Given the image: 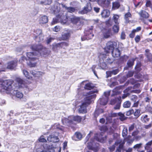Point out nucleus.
<instances>
[{"instance_id": "7", "label": "nucleus", "mask_w": 152, "mask_h": 152, "mask_svg": "<svg viewBox=\"0 0 152 152\" xmlns=\"http://www.w3.org/2000/svg\"><path fill=\"white\" fill-rule=\"evenodd\" d=\"M117 43L115 42H108L104 48L105 51L108 53L111 52L113 50L116 48Z\"/></svg>"}, {"instance_id": "4", "label": "nucleus", "mask_w": 152, "mask_h": 152, "mask_svg": "<svg viewBox=\"0 0 152 152\" xmlns=\"http://www.w3.org/2000/svg\"><path fill=\"white\" fill-rule=\"evenodd\" d=\"M13 82L12 80H7L2 81L1 80L0 82L1 87L3 89L7 91H11L12 89V85Z\"/></svg>"}, {"instance_id": "58", "label": "nucleus", "mask_w": 152, "mask_h": 152, "mask_svg": "<svg viewBox=\"0 0 152 152\" xmlns=\"http://www.w3.org/2000/svg\"><path fill=\"white\" fill-rule=\"evenodd\" d=\"M37 1L39 3L43 4L44 5H46V2L45 1V0H37Z\"/></svg>"}, {"instance_id": "39", "label": "nucleus", "mask_w": 152, "mask_h": 152, "mask_svg": "<svg viewBox=\"0 0 152 152\" xmlns=\"http://www.w3.org/2000/svg\"><path fill=\"white\" fill-rule=\"evenodd\" d=\"M23 74L28 79H31L32 77L29 75V73L26 70H23Z\"/></svg>"}, {"instance_id": "49", "label": "nucleus", "mask_w": 152, "mask_h": 152, "mask_svg": "<svg viewBox=\"0 0 152 152\" xmlns=\"http://www.w3.org/2000/svg\"><path fill=\"white\" fill-rule=\"evenodd\" d=\"M106 24L108 26H110L113 25V22L111 21L110 19L106 21Z\"/></svg>"}, {"instance_id": "45", "label": "nucleus", "mask_w": 152, "mask_h": 152, "mask_svg": "<svg viewBox=\"0 0 152 152\" xmlns=\"http://www.w3.org/2000/svg\"><path fill=\"white\" fill-rule=\"evenodd\" d=\"M118 24L114 25L113 28V31L115 33H118L119 30V27Z\"/></svg>"}, {"instance_id": "53", "label": "nucleus", "mask_w": 152, "mask_h": 152, "mask_svg": "<svg viewBox=\"0 0 152 152\" xmlns=\"http://www.w3.org/2000/svg\"><path fill=\"white\" fill-rule=\"evenodd\" d=\"M135 83V80L134 79H130V80L128 82H127L125 84V86H127L129 83H130L131 84H133Z\"/></svg>"}, {"instance_id": "2", "label": "nucleus", "mask_w": 152, "mask_h": 152, "mask_svg": "<svg viewBox=\"0 0 152 152\" xmlns=\"http://www.w3.org/2000/svg\"><path fill=\"white\" fill-rule=\"evenodd\" d=\"M94 91H90L88 93L84 92L83 95L85 96L83 101L82 102L81 105L78 109L79 112L80 113H86L87 112L86 107L92 102V99L94 98Z\"/></svg>"}, {"instance_id": "37", "label": "nucleus", "mask_w": 152, "mask_h": 152, "mask_svg": "<svg viewBox=\"0 0 152 152\" xmlns=\"http://www.w3.org/2000/svg\"><path fill=\"white\" fill-rule=\"evenodd\" d=\"M61 48H65L66 47L68 46L69 45L68 43L66 42H62L59 43Z\"/></svg>"}, {"instance_id": "13", "label": "nucleus", "mask_w": 152, "mask_h": 152, "mask_svg": "<svg viewBox=\"0 0 152 152\" xmlns=\"http://www.w3.org/2000/svg\"><path fill=\"white\" fill-rule=\"evenodd\" d=\"M100 58H102L104 61H105V62L107 64H111L114 61L113 59L110 58H109L107 55L104 54H101L99 56Z\"/></svg>"}, {"instance_id": "61", "label": "nucleus", "mask_w": 152, "mask_h": 152, "mask_svg": "<svg viewBox=\"0 0 152 152\" xmlns=\"http://www.w3.org/2000/svg\"><path fill=\"white\" fill-rule=\"evenodd\" d=\"M132 87H129L127 88L124 91V93H129V92L132 89Z\"/></svg>"}, {"instance_id": "22", "label": "nucleus", "mask_w": 152, "mask_h": 152, "mask_svg": "<svg viewBox=\"0 0 152 152\" xmlns=\"http://www.w3.org/2000/svg\"><path fill=\"white\" fill-rule=\"evenodd\" d=\"M138 14L140 16L141 18L146 19L149 17L148 14L144 10H141L138 13Z\"/></svg>"}, {"instance_id": "52", "label": "nucleus", "mask_w": 152, "mask_h": 152, "mask_svg": "<svg viewBox=\"0 0 152 152\" xmlns=\"http://www.w3.org/2000/svg\"><path fill=\"white\" fill-rule=\"evenodd\" d=\"M142 145V143L137 144L134 146L133 148L134 149H139L141 147Z\"/></svg>"}, {"instance_id": "35", "label": "nucleus", "mask_w": 152, "mask_h": 152, "mask_svg": "<svg viewBox=\"0 0 152 152\" xmlns=\"http://www.w3.org/2000/svg\"><path fill=\"white\" fill-rule=\"evenodd\" d=\"M131 103L129 101H126L123 104V106L124 108H129L130 107Z\"/></svg>"}, {"instance_id": "12", "label": "nucleus", "mask_w": 152, "mask_h": 152, "mask_svg": "<svg viewBox=\"0 0 152 152\" xmlns=\"http://www.w3.org/2000/svg\"><path fill=\"white\" fill-rule=\"evenodd\" d=\"M119 144L118 147L115 152H121V149H123L124 145V141L123 142H122V140H118L116 141L115 144V145H118Z\"/></svg>"}, {"instance_id": "47", "label": "nucleus", "mask_w": 152, "mask_h": 152, "mask_svg": "<svg viewBox=\"0 0 152 152\" xmlns=\"http://www.w3.org/2000/svg\"><path fill=\"white\" fill-rule=\"evenodd\" d=\"M118 115L120 116V119L121 121H122L125 120V116L123 114L119 113H118Z\"/></svg>"}, {"instance_id": "19", "label": "nucleus", "mask_w": 152, "mask_h": 152, "mask_svg": "<svg viewBox=\"0 0 152 152\" xmlns=\"http://www.w3.org/2000/svg\"><path fill=\"white\" fill-rule=\"evenodd\" d=\"M108 100V99L107 97H103L100 99L98 101V104H99L101 105H105L107 104Z\"/></svg>"}, {"instance_id": "16", "label": "nucleus", "mask_w": 152, "mask_h": 152, "mask_svg": "<svg viewBox=\"0 0 152 152\" xmlns=\"http://www.w3.org/2000/svg\"><path fill=\"white\" fill-rule=\"evenodd\" d=\"M112 54L114 57H118L120 55V50L117 48H115L112 51Z\"/></svg>"}, {"instance_id": "60", "label": "nucleus", "mask_w": 152, "mask_h": 152, "mask_svg": "<svg viewBox=\"0 0 152 152\" xmlns=\"http://www.w3.org/2000/svg\"><path fill=\"white\" fill-rule=\"evenodd\" d=\"M132 87H129L127 88L124 91V93H129V92L132 89Z\"/></svg>"}, {"instance_id": "40", "label": "nucleus", "mask_w": 152, "mask_h": 152, "mask_svg": "<svg viewBox=\"0 0 152 152\" xmlns=\"http://www.w3.org/2000/svg\"><path fill=\"white\" fill-rule=\"evenodd\" d=\"M104 37L105 38H107L109 37L112 35V34L110 33V30L108 29L107 32L104 33Z\"/></svg>"}, {"instance_id": "42", "label": "nucleus", "mask_w": 152, "mask_h": 152, "mask_svg": "<svg viewBox=\"0 0 152 152\" xmlns=\"http://www.w3.org/2000/svg\"><path fill=\"white\" fill-rule=\"evenodd\" d=\"M140 110L139 109H136L134 112V116L137 118L139 117L140 115Z\"/></svg>"}, {"instance_id": "56", "label": "nucleus", "mask_w": 152, "mask_h": 152, "mask_svg": "<svg viewBox=\"0 0 152 152\" xmlns=\"http://www.w3.org/2000/svg\"><path fill=\"white\" fill-rule=\"evenodd\" d=\"M115 106L114 107V109L115 110L119 109L120 107L121 103L119 102L115 104Z\"/></svg>"}, {"instance_id": "23", "label": "nucleus", "mask_w": 152, "mask_h": 152, "mask_svg": "<svg viewBox=\"0 0 152 152\" xmlns=\"http://www.w3.org/2000/svg\"><path fill=\"white\" fill-rule=\"evenodd\" d=\"M82 137V135L81 133L79 132H76L75 133L72 139L75 141H78L80 140Z\"/></svg>"}, {"instance_id": "27", "label": "nucleus", "mask_w": 152, "mask_h": 152, "mask_svg": "<svg viewBox=\"0 0 152 152\" xmlns=\"http://www.w3.org/2000/svg\"><path fill=\"white\" fill-rule=\"evenodd\" d=\"M120 16L116 14H113V20L115 23L116 24H118L119 23Z\"/></svg>"}, {"instance_id": "51", "label": "nucleus", "mask_w": 152, "mask_h": 152, "mask_svg": "<svg viewBox=\"0 0 152 152\" xmlns=\"http://www.w3.org/2000/svg\"><path fill=\"white\" fill-rule=\"evenodd\" d=\"M44 136H41L39 139V141L41 142H46V140Z\"/></svg>"}, {"instance_id": "43", "label": "nucleus", "mask_w": 152, "mask_h": 152, "mask_svg": "<svg viewBox=\"0 0 152 152\" xmlns=\"http://www.w3.org/2000/svg\"><path fill=\"white\" fill-rule=\"evenodd\" d=\"M131 17V13L128 12L124 16V18L125 20L127 21L129 19V18Z\"/></svg>"}, {"instance_id": "1", "label": "nucleus", "mask_w": 152, "mask_h": 152, "mask_svg": "<svg viewBox=\"0 0 152 152\" xmlns=\"http://www.w3.org/2000/svg\"><path fill=\"white\" fill-rule=\"evenodd\" d=\"M31 49L33 50L36 51L37 52L34 53L32 52H28L26 54L28 59L27 64L30 67H34L36 66L38 58L35 56L38 55V53L40 54H45L47 53V49L43 47L41 45H33L30 47Z\"/></svg>"}, {"instance_id": "50", "label": "nucleus", "mask_w": 152, "mask_h": 152, "mask_svg": "<svg viewBox=\"0 0 152 152\" xmlns=\"http://www.w3.org/2000/svg\"><path fill=\"white\" fill-rule=\"evenodd\" d=\"M36 73V74L35 77H40L45 74L44 72H37Z\"/></svg>"}, {"instance_id": "59", "label": "nucleus", "mask_w": 152, "mask_h": 152, "mask_svg": "<svg viewBox=\"0 0 152 152\" xmlns=\"http://www.w3.org/2000/svg\"><path fill=\"white\" fill-rule=\"evenodd\" d=\"M134 104H133V105L132 106V107H138L139 104V101H136L135 102H134Z\"/></svg>"}, {"instance_id": "18", "label": "nucleus", "mask_w": 152, "mask_h": 152, "mask_svg": "<svg viewBox=\"0 0 152 152\" xmlns=\"http://www.w3.org/2000/svg\"><path fill=\"white\" fill-rule=\"evenodd\" d=\"M101 15L103 18H108L110 15V11L107 9H105L101 12Z\"/></svg>"}, {"instance_id": "44", "label": "nucleus", "mask_w": 152, "mask_h": 152, "mask_svg": "<svg viewBox=\"0 0 152 152\" xmlns=\"http://www.w3.org/2000/svg\"><path fill=\"white\" fill-rule=\"evenodd\" d=\"M119 102L118 99L117 98H115L114 99H112L110 101V104L111 105H114L116 104Z\"/></svg>"}, {"instance_id": "54", "label": "nucleus", "mask_w": 152, "mask_h": 152, "mask_svg": "<svg viewBox=\"0 0 152 152\" xmlns=\"http://www.w3.org/2000/svg\"><path fill=\"white\" fill-rule=\"evenodd\" d=\"M54 39V38L52 37L47 38V39L46 40V42L47 44H49Z\"/></svg>"}, {"instance_id": "33", "label": "nucleus", "mask_w": 152, "mask_h": 152, "mask_svg": "<svg viewBox=\"0 0 152 152\" xmlns=\"http://www.w3.org/2000/svg\"><path fill=\"white\" fill-rule=\"evenodd\" d=\"M100 66L103 69H104L107 68V64L105 63V61L101 60L100 61Z\"/></svg>"}, {"instance_id": "11", "label": "nucleus", "mask_w": 152, "mask_h": 152, "mask_svg": "<svg viewBox=\"0 0 152 152\" xmlns=\"http://www.w3.org/2000/svg\"><path fill=\"white\" fill-rule=\"evenodd\" d=\"M70 36V31L69 30H65L62 32L61 38L63 40H66L69 39Z\"/></svg>"}, {"instance_id": "36", "label": "nucleus", "mask_w": 152, "mask_h": 152, "mask_svg": "<svg viewBox=\"0 0 152 152\" xmlns=\"http://www.w3.org/2000/svg\"><path fill=\"white\" fill-rule=\"evenodd\" d=\"M134 60L133 59H132L129 60L127 62V65L129 67H131L134 64Z\"/></svg>"}, {"instance_id": "24", "label": "nucleus", "mask_w": 152, "mask_h": 152, "mask_svg": "<svg viewBox=\"0 0 152 152\" xmlns=\"http://www.w3.org/2000/svg\"><path fill=\"white\" fill-rule=\"evenodd\" d=\"M12 94L16 97L20 99L22 98L23 96L22 93L17 91H14L12 92Z\"/></svg>"}, {"instance_id": "38", "label": "nucleus", "mask_w": 152, "mask_h": 152, "mask_svg": "<svg viewBox=\"0 0 152 152\" xmlns=\"http://www.w3.org/2000/svg\"><path fill=\"white\" fill-rule=\"evenodd\" d=\"M127 131V129L126 127H124L122 133V135L123 137H126L128 134Z\"/></svg>"}, {"instance_id": "8", "label": "nucleus", "mask_w": 152, "mask_h": 152, "mask_svg": "<svg viewBox=\"0 0 152 152\" xmlns=\"http://www.w3.org/2000/svg\"><path fill=\"white\" fill-rule=\"evenodd\" d=\"M92 29H90L89 31H87V30L85 31V35L83 37H81L82 41H84L86 39L88 40L91 39L94 37V35L92 34Z\"/></svg>"}, {"instance_id": "3", "label": "nucleus", "mask_w": 152, "mask_h": 152, "mask_svg": "<svg viewBox=\"0 0 152 152\" xmlns=\"http://www.w3.org/2000/svg\"><path fill=\"white\" fill-rule=\"evenodd\" d=\"M61 5L63 7L65 8L70 12H73L75 11V9L73 7H67L66 6L63 4H60L58 2H56L54 5L51 8V9L53 11L52 12L54 13H56L59 12L60 10Z\"/></svg>"}, {"instance_id": "26", "label": "nucleus", "mask_w": 152, "mask_h": 152, "mask_svg": "<svg viewBox=\"0 0 152 152\" xmlns=\"http://www.w3.org/2000/svg\"><path fill=\"white\" fill-rule=\"evenodd\" d=\"M94 87V86L93 84L91 83H89L86 84L84 87V88L86 90H91Z\"/></svg>"}, {"instance_id": "14", "label": "nucleus", "mask_w": 152, "mask_h": 152, "mask_svg": "<svg viewBox=\"0 0 152 152\" xmlns=\"http://www.w3.org/2000/svg\"><path fill=\"white\" fill-rule=\"evenodd\" d=\"M64 18L70 20L71 22L73 24H76L80 23L79 18L75 16H72L71 17L67 18L66 17H64Z\"/></svg>"}, {"instance_id": "10", "label": "nucleus", "mask_w": 152, "mask_h": 152, "mask_svg": "<svg viewBox=\"0 0 152 152\" xmlns=\"http://www.w3.org/2000/svg\"><path fill=\"white\" fill-rule=\"evenodd\" d=\"M113 0H98V4L102 6L108 8L110 4V2Z\"/></svg>"}, {"instance_id": "9", "label": "nucleus", "mask_w": 152, "mask_h": 152, "mask_svg": "<svg viewBox=\"0 0 152 152\" xmlns=\"http://www.w3.org/2000/svg\"><path fill=\"white\" fill-rule=\"evenodd\" d=\"M34 34L36 38H39L38 42H41L43 40V37L42 35V30L39 29H37L35 30Z\"/></svg>"}, {"instance_id": "5", "label": "nucleus", "mask_w": 152, "mask_h": 152, "mask_svg": "<svg viewBox=\"0 0 152 152\" xmlns=\"http://www.w3.org/2000/svg\"><path fill=\"white\" fill-rule=\"evenodd\" d=\"M81 120V117L79 116H71L69 117L68 118H65L63 120V122L70 124L73 123V121L79 122Z\"/></svg>"}, {"instance_id": "55", "label": "nucleus", "mask_w": 152, "mask_h": 152, "mask_svg": "<svg viewBox=\"0 0 152 152\" xmlns=\"http://www.w3.org/2000/svg\"><path fill=\"white\" fill-rule=\"evenodd\" d=\"M134 112V111L133 109H131L127 111L126 113V115L127 116H129L132 114Z\"/></svg>"}, {"instance_id": "6", "label": "nucleus", "mask_w": 152, "mask_h": 152, "mask_svg": "<svg viewBox=\"0 0 152 152\" xmlns=\"http://www.w3.org/2000/svg\"><path fill=\"white\" fill-rule=\"evenodd\" d=\"M59 133L58 132L52 133L47 137V140L48 141L52 142H56L59 141L58 137Z\"/></svg>"}, {"instance_id": "28", "label": "nucleus", "mask_w": 152, "mask_h": 152, "mask_svg": "<svg viewBox=\"0 0 152 152\" xmlns=\"http://www.w3.org/2000/svg\"><path fill=\"white\" fill-rule=\"evenodd\" d=\"M91 10V7H89L87 6L85 7L83 10L79 12L82 14H83L86 13L87 12L90 11Z\"/></svg>"}, {"instance_id": "31", "label": "nucleus", "mask_w": 152, "mask_h": 152, "mask_svg": "<svg viewBox=\"0 0 152 152\" xmlns=\"http://www.w3.org/2000/svg\"><path fill=\"white\" fill-rule=\"evenodd\" d=\"M149 50L148 49L145 50V52L146 53V55L149 61L152 63V55L151 53H149Z\"/></svg>"}, {"instance_id": "25", "label": "nucleus", "mask_w": 152, "mask_h": 152, "mask_svg": "<svg viewBox=\"0 0 152 152\" xmlns=\"http://www.w3.org/2000/svg\"><path fill=\"white\" fill-rule=\"evenodd\" d=\"M152 145V140L148 142L145 146V149L147 150V152H152V149L150 150L149 149Z\"/></svg>"}, {"instance_id": "63", "label": "nucleus", "mask_w": 152, "mask_h": 152, "mask_svg": "<svg viewBox=\"0 0 152 152\" xmlns=\"http://www.w3.org/2000/svg\"><path fill=\"white\" fill-rule=\"evenodd\" d=\"M132 87H129L127 88L124 91V93H129V92L132 89Z\"/></svg>"}, {"instance_id": "20", "label": "nucleus", "mask_w": 152, "mask_h": 152, "mask_svg": "<svg viewBox=\"0 0 152 152\" xmlns=\"http://www.w3.org/2000/svg\"><path fill=\"white\" fill-rule=\"evenodd\" d=\"M119 72V70L118 69L113 70L112 71H107L106 73L107 74V77H111L112 75H115Z\"/></svg>"}, {"instance_id": "15", "label": "nucleus", "mask_w": 152, "mask_h": 152, "mask_svg": "<svg viewBox=\"0 0 152 152\" xmlns=\"http://www.w3.org/2000/svg\"><path fill=\"white\" fill-rule=\"evenodd\" d=\"M16 80L18 83L19 88H24L27 86L25 81L22 80L20 78H17L16 79Z\"/></svg>"}, {"instance_id": "57", "label": "nucleus", "mask_w": 152, "mask_h": 152, "mask_svg": "<svg viewBox=\"0 0 152 152\" xmlns=\"http://www.w3.org/2000/svg\"><path fill=\"white\" fill-rule=\"evenodd\" d=\"M134 72H133L132 71H129L127 75V76L128 77H130L132 76Z\"/></svg>"}, {"instance_id": "32", "label": "nucleus", "mask_w": 152, "mask_h": 152, "mask_svg": "<svg viewBox=\"0 0 152 152\" xmlns=\"http://www.w3.org/2000/svg\"><path fill=\"white\" fill-rule=\"evenodd\" d=\"M131 137V136H127L126 137L124 138L123 141L122 140V142L124 141L125 143L126 142H127L128 143L131 144L133 142V140L130 139Z\"/></svg>"}, {"instance_id": "41", "label": "nucleus", "mask_w": 152, "mask_h": 152, "mask_svg": "<svg viewBox=\"0 0 152 152\" xmlns=\"http://www.w3.org/2000/svg\"><path fill=\"white\" fill-rule=\"evenodd\" d=\"M119 6H120V4H119V3L118 2H115L113 3L112 8L114 10L117 9L118 8H119Z\"/></svg>"}, {"instance_id": "62", "label": "nucleus", "mask_w": 152, "mask_h": 152, "mask_svg": "<svg viewBox=\"0 0 152 152\" xmlns=\"http://www.w3.org/2000/svg\"><path fill=\"white\" fill-rule=\"evenodd\" d=\"M132 87H129L127 88L124 91V93H129V92L132 89Z\"/></svg>"}, {"instance_id": "46", "label": "nucleus", "mask_w": 152, "mask_h": 152, "mask_svg": "<svg viewBox=\"0 0 152 152\" xmlns=\"http://www.w3.org/2000/svg\"><path fill=\"white\" fill-rule=\"evenodd\" d=\"M130 99L131 101L134 102H135L137 99V97L135 95H133L130 96Z\"/></svg>"}, {"instance_id": "17", "label": "nucleus", "mask_w": 152, "mask_h": 152, "mask_svg": "<svg viewBox=\"0 0 152 152\" xmlns=\"http://www.w3.org/2000/svg\"><path fill=\"white\" fill-rule=\"evenodd\" d=\"M39 21L40 24H45L48 22V18L46 15L41 16L39 18Z\"/></svg>"}, {"instance_id": "64", "label": "nucleus", "mask_w": 152, "mask_h": 152, "mask_svg": "<svg viewBox=\"0 0 152 152\" xmlns=\"http://www.w3.org/2000/svg\"><path fill=\"white\" fill-rule=\"evenodd\" d=\"M132 87H129L127 88L124 91V93H129V92L132 89Z\"/></svg>"}, {"instance_id": "30", "label": "nucleus", "mask_w": 152, "mask_h": 152, "mask_svg": "<svg viewBox=\"0 0 152 152\" xmlns=\"http://www.w3.org/2000/svg\"><path fill=\"white\" fill-rule=\"evenodd\" d=\"M60 48H61V47L59 43L53 44L52 49L53 51H56Z\"/></svg>"}, {"instance_id": "21", "label": "nucleus", "mask_w": 152, "mask_h": 152, "mask_svg": "<svg viewBox=\"0 0 152 152\" xmlns=\"http://www.w3.org/2000/svg\"><path fill=\"white\" fill-rule=\"evenodd\" d=\"M17 62L16 61H12L8 63L7 68L12 69L15 68Z\"/></svg>"}, {"instance_id": "34", "label": "nucleus", "mask_w": 152, "mask_h": 152, "mask_svg": "<svg viewBox=\"0 0 152 152\" xmlns=\"http://www.w3.org/2000/svg\"><path fill=\"white\" fill-rule=\"evenodd\" d=\"M141 119L142 121L145 123H146L149 121L150 119L148 118V115H142L141 117Z\"/></svg>"}, {"instance_id": "29", "label": "nucleus", "mask_w": 152, "mask_h": 152, "mask_svg": "<svg viewBox=\"0 0 152 152\" xmlns=\"http://www.w3.org/2000/svg\"><path fill=\"white\" fill-rule=\"evenodd\" d=\"M37 151L38 152H54L55 151L53 148H50V146H49V147L48 146L47 147L46 149L45 150H38Z\"/></svg>"}, {"instance_id": "48", "label": "nucleus", "mask_w": 152, "mask_h": 152, "mask_svg": "<svg viewBox=\"0 0 152 152\" xmlns=\"http://www.w3.org/2000/svg\"><path fill=\"white\" fill-rule=\"evenodd\" d=\"M146 6L147 7H149L151 9H152V4L151 1L148 0L147 1L146 3Z\"/></svg>"}]
</instances>
